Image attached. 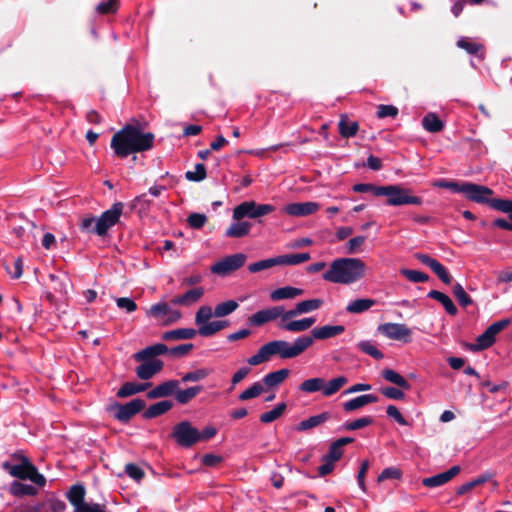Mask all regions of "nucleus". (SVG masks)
<instances>
[{
    "label": "nucleus",
    "instance_id": "f257e3e1",
    "mask_svg": "<svg viewBox=\"0 0 512 512\" xmlns=\"http://www.w3.org/2000/svg\"><path fill=\"white\" fill-rule=\"evenodd\" d=\"M154 139L153 133L143 132L139 127L127 124L113 135L110 146L115 156L123 159L130 154L152 149Z\"/></svg>",
    "mask_w": 512,
    "mask_h": 512
},
{
    "label": "nucleus",
    "instance_id": "f03ea898",
    "mask_svg": "<svg viewBox=\"0 0 512 512\" xmlns=\"http://www.w3.org/2000/svg\"><path fill=\"white\" fill-rule=\"evenodd\" d=\"M312 345V337L302 335L297 337L293 343L285 340H273L262 345L256 354L247 359L251 366H257L268 362L271 357L279 356L281 359H291L299 356Z\"/></svg>",
    "mask_w": 512,
    "mask_h": 512
},
{
    "label": "nucleus",
    "instance_id": "7ed1b4c3",
    "mask_svg": "<svg viewBox=\"0 0 512 512\" xmlns=\"http://www.w3.org/2000/svg\"><path fill=\"white\" fill-rule=\"evenodd\" d=\"M366 264L360 258L341 257L334 259L323 273L325 281L349 285L358 282L366 274Z\"/></svg>",
    "mask_w": 512,
    "mask_h": 512
},
{
    "label": "nucleus",
    "instance_id": "20e7f679",
    "mask_svg": "<svg viewBox=\"0 0 512 512\" xmlns=\"http://www.w3.org/2000/svg\"><path fill=\"white\" fill-rule=\"evenodd\" d=\"M356 193H372L375 196H386V204L389 206L417 205L423 204V199L410 194V189L399 184L377 186L372 183H357L352 186Z\"/></svg>",
    "mask_w": 512,
    "mask_h": 512
},
{
    "label": "nucleus",
    "instance_id": "39448f33",
    "mask_svg": "<svg viewBox=\"0 0 512 512\" xmlns=\"http://www.w3.org/2000/svg\"><path fill=\"white\" fill-rule=\"evenodd\" d=\"M167 352V345L163 343H156L134 353V360L141 362V364L135 368L137 377L141 380L147 381L161 372L164 367V362L157 357L164 355Z\"/></svg>",
    "mask_w": 512,
    "mask_h": 512
},
{
    "label": "nucleus",
    "instance_id": "423d86ee",
    "mask_svg": "<svg viewBox=\"0 0 512 512\" xmlns=\"http://www.w3.org/2000/svg\"><path fill=\"white\" fill-rule=\"evenodd\" d=\"M123 208L124 204L122 202H115L110 209L104 211L99 217L88 216L83 218L79 225L80 230L99 237L106 236L109 229L120 221Z\"/></svg>",
    "mask_w": 512,
    "mask_h": 512
},
{
    "label": "nucleus",
    "instance_id": "0eeeda50",
    "mask_svg": "<svg viewBox=\"0 0 512 512\" xmlns=\"http://www.w3.org/2000/svg\"><path fill=\"white\" fill-rule=\"evenodd\" d=\"M2 468L12 477L21 480H30L39 487H43L46 484V478L44 475L39 473L36 466L23 454H12L11 460H7L2 463Z\"/></svg>",
    "mask_w": 512,
    "mask_h": 512
},
{
    "label": "nucleus",
    "instance_id": "6e6552de",
    "mask_svg": "<svg viewBox=\"0 0 512 512\" xmlns=\"http://www.w3.org/2000/svg\"><path fill=\"white\" fill-rule=\"evenodd\" d=\"M145 405L143 399L135 398L125 404L115 402L109 406L108 411L114 412V418L121 423H128L134 415L144 409Z\"/></svg>",
    "mask_w": 512,
    "mask_h": 512
},
{
    "label": "nucleus",
    "instance_id": "1a4fd4ad",
    "mask_svg": "<svg viewBox=\"0 0 512 512\" xmlns=\"http://www.w3.org/2000/svg\"><path fill=\"white\" fill-rule=\"evenodd\" d=\"M172 436L177 444L184 448H190L199 442V430L189 421H182L173 427Z\"/></svg>",
    "mask_w": 512,
    "mask_h": 512
},
{
    "label": "nucleus",
    "instance_id": "9d476101",
    "mask_svg": "<svg viewBox=\"0 0 512 512\" xmlns=\"http://www.w3.org/2000/svg\"><path fill=\"white\" fill-rule=\"evenodd\" d=\"M510 324L508 318L501 319L489 325L487 329L476 338V344L472 346L473 351H482L490 348L496 341V335Z\"/></svg>",
    "mask_w": 512,
    "mask_h": 512
},
{
    "label": "nucleus",
    "instance_id": "9b49d317",
    "mask_svg": "<svg viewBox=\"0 0 512 512\" xmlns=\"http://www.w3.org/2000/svg\"><path fill=\"white\" fill-rule=\"evenodd\" d=\"M246 261V255L243 253H236L229 256L224 257L223 259L217 261L215 264L211 266V272L226 276L233 271L241 268Z\"/></svg>",
    "mask_w": 512,
    "mask_h": 512
},
{
    "label": "nucleus",
    "instance_id": "f8f14e48",
    "mask_svg": "<svg viewBox=\"0 0 512 512\" xmlns=\"http://www.w3.org/2000/svg\"><path fill=\"white\" fill-rule=\"evenodd\" d=\"M378 331L390 340L410 343L411 329L403 323H384L378 326Z\"/></svg>",
    "mask_w": 512,
    "mask_h": 512
},
{
    "label": "nucleus",
    "instance_id": "ddd939ff",
    "mask_svg": "<svg viewBox=\"0 0 512 512\" xmlns=\"http://www.w3.org/2000/svg\"><path fill=\"white\" fill-rule=\"evenodd\" d=\"M284 310L283 306H273L259 310L248 318L247 323L249 326L260 327L268 322L276 320L277 318H280L281 320Z\"/></svg>",
    "mask_w": 512,
    "mask_h": 512
},
{
    "label": "nucleus",
    "instance_id": "4468645a",
    "mask_svg": "<svg viewBox=\"0 0 512 512\" xmlns=\"http://www.w3.org/2000/svg\"><path fill=\"white\" fill-rule=\"evenodd\" d=\"M493 191L483 185L467 182L465 197L473 202L480 204H487L491 208V204L495 200H502L501 198H489Z\"/></svg>",
    "mask_w": 512,
    "mask_h": 512
},
{
    "label": "nucleus",
    "instance_id": "2eb2a0df",
    "mask_svg": "<svg viewBox=\"0 0 512 512\" xmlns=\"http://www.w3.org/2000/svg\"><path fill=\"white\" fill-rule=\"evenodd\" d=\"M286 312L287 310H284L282 319L278 323V328L284 331L303 332L309 329L316 321L314 317H306L299 320L288 321L292 317H286Z\"/></svg>",
    "mask_w": 512,
    "mask_h": 512
},
{
    "label": "nucleus",
    "instance_id": "dca6fc26",
    "mask_svg": "<svg viewBox=\"0 0 512 512\" xmlns=\"http://www.w3.org/2000/svg\"><path fill=\"white\" fill-rule=\"evenodd\" d=\"M491 208L503 213L508 214L510 221L504 218H497L493 221V226L512 231V200H495L491 204Z\"/></svg>",
    "mask_w": 512,
    "mask_h": 512
},
{
    "label": "nucleus",
    "instance_id": "f3484780",
    "mask_svg": "<svg viewBox=\"0 0 512 512\" xmlns=\"http://www.w3.org/2000/svg\"><path fill=\"white\" fill-rule=\"evenodd\" d=\"M319 208L317 202H296L284 206L283 211L290 216L304 217L317 212Z\"/></svg>",
    "mask_w": 512,
    "mask_h": 512
},
{
    "label": "nucleus",
    "instance_id": "a211bd4d",
    "mask_svg": "<svg viewBox=\"0 0 512 512\" xmlns=\"http://www.w3.org/2000/svg\"><path fill=\"white\" fill-rule=\"evenodd\" d=\"M460 470V466L454 465L444 472L424 478L422 480V484L428 488H436L442 486L449 482L453 477H455L460 472Z\"/></svg>",
    "mask_w": 512,
    "mask_h": 512
},
{
    "label": "nucleus",
    "instance_id": "6ab92c4d",
    "mask_svg": "<svg viewBox=\"0 0 512 512\" xmlns=\"http://www.w3.org/2000/svg\"><path fill=\"white\" fill-rule=\"evenodd\" d=\"M180 385V381L176 379H171L168 381H165L157 386H155L153 389L147 392V397L149 399H157V398H164L171 395H176L177 388Z\"/></svg>",
    "mask_w": 512,
    "mask_h": 512
},
{
    "label": "nucleus",
    "instance_id": "aec40b11",
    "mask_svg": "<svg viewBox=\"0 0 512 512\" xmlns=\"http://www.w3.org/2000/svg\"><path fill=\"white\" fill-rule=\"evenodd\" d=\"M204 293L205 289L203 287H195L186 291L182 295L173 297L171 299V304L189 307L199 302Z\"/></svg>",
    "mask_w": 512,
    "mask_h": 512
},
{
    "label": "nucleus",
    "instance_id": "412c9836",
    "mask_svg": "<svg viewBox=\"0 0 512 512\" xmlns=\"http://www.w3.org/2000/svg\"><path fill=\"white\" fill-rule=\"evenodd\" d=\"M345 331V326L343 325H324L321 327H315L311 330V335H307L308 337H312V343L314 339L325 340L337 335L342 334Z\"/></svg>",
    "mask_w": 512,
    "mask_h": 512
},
{
    "label": "nucleus",
    "instance_id": "4be33fe9",
    "mask_svg": "<svg viewBox=\"0 0 512 512\" xmlns=\"http://www.w3.org/2000/svg\"><path fill=\"white\" fill-rule=\"evenodd\" d=\"M323 305V300L314 298L298 302L293 309L287 310L286 317H295L300 314L309 313L319 309Z\"/></svg>",
    "mask_w": 512,
    "mask_h": 512
},
{
    "label": "nucleus",
    "instance_id": "5701e85b",
    "mask_svg": "<svg viewBox=\"0 0 512 512\" xmlns=\"http://www.w3.org/2000/svg\"><path fill=\"white\" fill-rule=\"evenodd\" d=\"M377 401L378 397L374 394H363L344 402L343 409L346 412H352L367 404L375 403Z\"/></svg>",
    "mask_w": 512,
    "mask_h": 512
},
{
    "label": "nucleus",
    "instance_id": "b1692460",
    "mask_svg": "<svg viewBox=\"0 0 512 512\" xmlns=\"http://www.w3.org/2000/svg\"><path fill=\"white\" fill-rule=\"evenodd\" d=\"M150 382L136 383V382H125L117 391L116 395L119 398H126L134 394L144 392L151 387Z\"/></svg>",
    "mask_w": 512,
    "mask_h": 512
},
{
    "label": "nucleus",
    "instance_id": "393cba45",
    "mask_svg": "<svg viewBox=\"0 0 512 512\" xmlns=\"http://www.w3.org/2000/svg\"><path fill=\"white\" fill-rule=\"evenodd\" d=\"M252 224L248 221H234L225 231V237L242 238L250 233Z\"/></svg>",
    "mask_w": 512,
    "mask_h": 512
},
{
    "label": "nucleus",
    "instance_id": "a878e982",
    "mask_svg": "<svg viewBox=\"0 0 512 512\" xmlns=\"http://www.w3.org/2000/svg\"><path fill=\"white\" fill-rule=\"evenodd\" d=\"M173 407L171 400H163L150 405L144 412V419H153L168 412Z\"/></svg>",
    "mask_w": 512,
    "mask_h": 512
},
{
    "label": "nucleus",
    "instance_id": "bb28decb",
    "mask_svg": "<svg viewBox=\"0 0 512 512\" xmlns=\"http://www.w3.org/2000/svg\"><path fill=\"white\" fill-rule=\"evenodd\" d=\"M8 491L11 495L16 497L35 496L38 493V489L32 484L22 483L17 480L10 483Z\"/></svg>",
    "mask_w": 512,
    "mask_h": 512
},
{
    "label": "nucleus",
    "instance_id": "cd10ccee",
    "mask_svg": "<svg viewBox=\"0 0 512 512\" xmlns=\"http://www.w3.org/2000/svg\"><path fill=\"white\" fill-rule=\"evenodd\" d=\"M85 494V487L82 484H75L69 489L67 493V498L69 502L73 505L74 512L78 510V507H81L85 503H87L85 501Z\"/></svg>",
    "mask_w": 512,
    "mask_h": 512
},
{
    "label": "nucleus",
    "instance_id": "c85d7f7f",
    "mask_svg": "<svg viewBox=\"0 0 512 512\" xmlns=\"http://www.w3.org/2000/svg\"><path fill=\"white\" fill-rule=\"evenodd\" d=\"M303 290L292 286H284L273 290L270 293V299L272 301H280L284 299H294L295 297L302 295Z\"/></svg>",
    "mask_w": 512,
    "mask_h": 512
},
{
    "label": "nucleus",
    "instance_id": "c756f323",
    "mask_svg": "<svg viewBox=\"0 0 512 512\" xmlns=\"http://www.w3.org/2000/svg\"><path fill=\"white\" fill-rule=\"evenodd\" d=\"M427 297L434 299V300L438 301L439 303H441L449 315L455 316L457 314V312H458L457 307L455 306V304L453 303L451 298L448 295H446L445 293L438 291V290H431L427 294Z\"/></svg>",
    "mask_w": 512,
    "mask_h": 512
},
{
    "label": "nucleus",
    "instance_id": "7c9ffc66",
    "mask_svg": "<svg viewBox=\"0 0 512 512\" xmlns=\"http://www.w3.org/2000/svg\"><path fill=\"white\" fill-rule=\"evenodd\" d=\"M457 46L464 49L468 54L476 56L479 60L484 59V47L480 43L472 42L465 37H460L457 41Z\"/></svg>",
    "mask_w": 512,
    "mask_h": 512
},
{
    "label": "nucleus",
    "instance_id": "2f4dec72",
    "mask_svg": "<svg viewBox=\"0 0 512 512\" xmlns=\"http://www.w3.org/2000/svg\"><path fill=\"white\" fill-rule=\"evenodd\" d=\"M376 304L375 299L371 298H358L352 300L346 306V311L352 314H361L365 311H368L371 307Z\"/></svg>",
    "mask_w": 512,
    "mask_h": 512
},
{
    "label": "nucleus",
    "instance_id": "473e14b6",
    "mask_svg": "<svg viewBox=\"0 0 512 512\" xmlns=\"http://www.w3.org/2000/svg\"><path fill=\"white\" fill-rule=\"evenodd\" d=\"M244 218L254 219V201L241 202L233 209V221H240Z\"/></svg>",
    "mask_w": 512,
    "mask_h": 512
},
{
    "label": "nucleus",
    "instance_id": "72a5a7b5",
    "mask_svg": "<svg viewBox=\"0 0 512 512\" xmlns=\"http://www.w3.org/2000/svg\"><path fill=\"white\" fill-rule=\"evenodd\" d=\"M347 383L348 378L343 375L330 379L328 382L324 380L322 394L325 397L332 396L335 393H337Z\"/></svg>",
    "mask_w": 512,
    "mask_h": 512
},
{
    "label": "nucleus",
    "instance_id": "f704fd0d",
    "mask_svg": "<svg viewBox=\"0 0 512 512\" xmlns=\"http://www.w3.org/2000/svg\"><path fill=\"white\" fill-rule=\"evenodd\" d=\"M196 335L194 328H178L174 330L165 331L162 334V339L165 341L170 340H186L192 339Z\"/></svg>",
    "mask_w": 512,
    "mask_h": 512
},
{
    "label": "nucleus",
    "instance_id": "c9c22d12",
    "mask_svg": "<svg viewBox=\"0 0 512 512\" xmlns=\"http://www.w3.org/2000/svg\"><path fill=\"white\" fill-rule=\"evenodd\" d=\"M39 512H64L67 508L66 503L56 497H48L39 502Z\"/></svg>",
    "mask_w": 512,
    "mask_h": 512
},
{
    "label": "nucleus",
    "instance_id": "e433bc0d",
    "mask_svg": "<svg viewBox=\"0 0 512 512\" xmlns=\"http://www.w3.org/2000/svg\"><path fill=\"white\" fill-rule=\"evenodd\" d=\"M422 126L427 132L437 133L444 128V122L436 113L430 112L422 118Z\"/></svg>",
    "mask_w": 512,
    "mask_h": 512
},
{
    "label": "nucleus",
    "instance_id": "4c0bfd02",
    "mask_svg": "<svg viewBox=\"0 0 512 512\" xmlns=\"http://www.w3.org/2000/svg\"><path fill=\"white\" fill-rule=\"evenodd\" d=\"M330 416H331L330 413L327 411L322 412L317 415H313V416L301 421L297 426V430L298 431H306L311 428H314V427L328 421L330 419Z\"/></svg>",
    "mask_w": 512,
    "mask_h": 512
},
{
    "label": "nucleus",
    "instance_id": "58836bf2",
    "mask_svg": "<svg viewBox=\"0 0 512 512\" xmlns=\"http://www.w3.org/2000/svg\"><path fill=\"white\" fill-rule=\"evenodd\" d=\"M203 387L200 385L188 387L186 389L177 388V392L175 395V399L178 404L185 405L189 403L193 398H195L201 391Z\"/></svg>",
    "mask_w": 512,
    "mask_h": 512
},
{
    "label": "nucleus",
    "instance_id": "ea45409f",
    "mask_svg": "<svg viewBox=\"0 0 512 512\" xmlns=\"http://www.w3.org/2000/svg\"><path fill=\"white\" fill-rule=\"evenodd\" d=\"M289 373L290 370L287 368H282L277 371L270 372L263 377L262 383L268 387L278 386L289 376Z\"/></svg>",
    "mask_w": 512,
    "mask_h": 512
},
{
    "label": "nucleus",
    "instance_id": "a19ab883",
    "mask_svg": "<svg viewBox=\"0 0 512 512\" xmlns=\"http://www.w3.org/2000/svg\"><path fill=\"white\" fill-rule=\"evenodd\" d=\"M381 375L386 381L391 382L404 390L411 389V384L401 374L393 369H384Z\"/></svg>",
    "mask_w": 512,
    "mask_h": 512
},
{
    "label": "nucleus",
    "instance_id": "79ce46f5",
    "mask_svg": "<svg viewBox=\"0 0 512 512\" xmlns=\"http://www.w3.org/2000/svg\"><path fill=\"white\" fill-rule=\"evenodd\" d=\"M492 475L490 473H484L472 479L471 481L465 482L457 488L456 494L458 496L464 495L471 491L473 488L488 482Z\"/></svg>",
    "mask_w": 512,
    "mask_h": 512
},
{
    "label": "nucleus",
    "instance_id": "37998d69",
    "mask_svg": "<svg viewBox=\"0 0 512 512\" xmlns=\"http://www.w3.org/2000/svg\"><path fill=\"white\" fill-rule=\"evenodd\" d=\"M279 265H298L310 259L308 252L277 256Z\"/></svg>",
    "mask_w": 512,
    "mask_h": 512
},
{
    "label": "nucleus",
    "instance_id": "c03bdc74",
    "mask_svg": "<svg viewBox=\"0 0 512 512\" xmlns=\"http://www.w3.org/2000/svg\"><path fill=\"white\" fill-rule=\"evenodd\" d=\"M357 348L361 352L371 356L372 358H374L376 360H381L384 358L383 352L377 348L376 344L372 340H362V341L358 342Z\"/></svg>",
    "mask_w": 512,
    "mask_h": 512
},
{
    "label": "nucleus",
    "instance_id": "a18cd8bd",
    "mask_svg": "<svg viewBox=\"0 0 512 512\" xmlns=\"http://www.w3.org/2000/svg\"><path fill=\"white\" fill-rule=\"evenodd\" d=\"M324 384V378L315 377L304 380L300 386L299 390L305 393H315L318 391L322 392Z\"/></svg>",
    "mask_w": 512,
    "mask_h": 512
},
{
    "label": "nucleus",
    "instance_id": "49530a36",
    "mask_svg": "<svg viewBox=\"0 0 512 512\" xmlns=\"http://www.w3.org/2000/svg\"><path fill=\"white\" fill-rule=\"evenodd\" d=\"M152 201L146 193L136 196L130 203L131 209L138 210L139 214H147L150 210Z\"/></svg>",
    "mask_w": 512,
    "mask_h": 512
},
{
    "label": "nucleus",
    "instance_id": "de8ad7c7",
    "mask_svg": "<svg viewBox=\"0 0 512 512\" xmlns=\"http://www.w3.org/2000/svg\"><path fill=\"white\" fill-rule=\"evenodd\" d=\"M239 304L235 300H227L225 302H221L217 304L214 308V316L215 317H225L233 313L237 308Z\"/></svg>",
    "mask_w": 512,
    "mask_h": 512
},
{
    "label": "nucleus",
    "instance_id": "09e8293b",
    "mask_svg": "<svg viewBox=\"0 0 512 512\" xmlns=\"http://www.w3.org/2000/svg\"><path fill=\"white\" fill-rule=\"evenodd\" d=\"M264 386L260 381L254 382L249 388L238 395L240 401H246L258 397L264 392Z\"/></svg>",
    "mask_w": 512,
    "mask_h": 512
},
{
    "label": "nucleus",
    "instance_id": "8fccbe9b",
    "mask_svg": "<svg viewBox=\"0 0 512 512\" xmlns=\"http://www.w3.org/2000/svg\"><path fill=\"white\" fill-rule=\"evenodd\" d=\"M359 125L356 121H348L341 118L339 122V133L342 137L350 138L356 135Z\"/></svg>",
    "mask_w": 512,
    "mask_h": 512
},
{
    "label": "nucleus",
    "instance_id": "3c124183",
    "mask_svg": "<svg viewBox=\"0 0 512 512\" xmlns=\"http://www.w3.org/2000/svg\"><path fill=\"white\" fill-rule=\"evenodd\" d=\"M286 409V404L281 402L277 404L273 409L264 412L260 415V421L262 423H271L278 419Z\"/></svg>",
    "mask_w": 512,
    "mask_h": 512
},
{
    "label": "nucleus",
    "instance_id": "603ef678",
    "mask_svg": "<svg viewBox=\"0 0 512 512\" xmlns=\"http://www.w3.org/2000/svg\"><path fill=\"white\" fill-rule=\"evenodd\" d=\"M276 265H279L277 256L273 257V258L263 259V260L251 263L248 266V270L251 273H257V272L272 268Z\"/></svg>",
    "mask_w": 512,
    "mask_h": 512
},
{
    "label": "nucleus",
    "instance_id": "864d4df0",
    "mask_svg": "<svg viewBox=\"0 0 512 512\" xmlns=\"http://www.w3.org/2000/svg\"><path fill=\"white\" fill-rule=\"evenodd\" d=\"M170 312V305L166 302L160 301L150 306L147 310V316L160 319L167 315Z\"/></svg>",
    "mask_w": 512,
    "mask_h": 512
},
{
    "label": "nucleus",
    "instance_id": "5fc2aeb1",
    "mask_svg": "<svg viewBox=\"0 0 512 512\" xmlns=\"http://www.w3.org/2000/svg\"><path fill=\"white\" fill-rule=\"evenodd\" d=\"M374 420L371 416H365L361 417L359 419H356L354 421H347L342 426L341 429L354 431L361 428H364L366 426H369L373 424Z\"/></svg>",
    "mask_w": 512,
    "mask_h": 512
},
{
    "label": "nucleus",
    "instance_id": "6e6d98bb",
    "mask_svg": "<svg viewBox=\"0 0 512 512\" xmlns=\"http://www.w3.org/2000/svg\"><path fill=\"white\" fill-rule=\"evenodd\" d=\"M452 292L462 307H467L472 304L471 297L465 292L463 286L460 283L456 282L453 285Z\"/></svg>",
    "mask_w": 512,
    "mask_h": 512
},
{
    "label": "nucleus",
    "instance_id": "4d7b16f0",
    "mask_svg": "<svg viewBox=\"0 0 512 512\" xmlns=\"http://www.w3.org/2000/svg\"><path fill=\"white\" fill-rule=\"evenodd\" d=\"M209 375V371L205 368H200V369H196L194 371H190L188 373H185L181 380L180 383H188V382H198V381H201L203 379H205L207 376Z\"/></svg>",
    "mask_w": 512,
    "mask_h": 512
},
{
    "label": "nucleus",
    "instance_id": "13d9d810",
    "mask_svg": "<svg viewBox=\"0 0 512 512\" xmlns=\"http://www.w3.org/2000/svg\"><path fill=\"white\" fill-rule=\"evenodd\" d=\"M207 177L206 167L203 163H197L195 165V171H187L185 178L188 181L200 182Z\"/></svg>",
    "mask_w": 512,
    "mask_h": 512
},
{
    "label": "nucleus",
    "instance_id": "bf43d9fd",
    "mask_svg": "<svg viewBox=\"0 0 512 512\" xmlns=\"http://www.w3.org/2000/svg\"><path fill=\"white\" fill-rule=\"evenodd\" d=\"M400 273L413 283H421L429 280L428 274L417 270L402 269Z\"/></svg>",
    "mask_w": 512,
    "mask_h": 512
},
{
    "label": "nucleus",
    "instance_id": "052dcab7",
    "mask_svg": "<svg viewBox=\"0 0 512 512\" xmlns=\"http://www.w3.org/2000/svg\"><path fill=\"white\" fill-rule=\"evenodd\" d=\"M212 316H214V310L210 306H201L196 312L195 324L200 327V325L208 322Z\"/></svg>",
    "mask_w": 512,
    "mask_h": 512
},
{
    "label": "nucleus",
    "instance_id": "680f3d73",
    "mask_svg": "<svg viewBox=\"0 0 512 512\" xmlns=\"http://www.w3.org/2000/svg\"><path fill=\"white\" fill-rule=\"evenodd\" d=\"M125 473L133 480L140 482L144 478L143 469L134 463H127L125 465Z\"/></svg>",
    "mask_w": 512,
    "mask_h": 512
},
{
    "label": "nucleus",
    "instance_id": "e2e57ef3",
    "mask_svg": "<svg viewBox=\"0 0 512 512\" xmlns=\"http://www.w3.org/2000/svg\"><path fill=\"white\" fill-rule=\"evenodd\" d=\"M207 222L205 214L193 212L187 218L188 225L193 229H201Z\"/></svg>",
    "mask_w": 512,
    "mask_h": 512
},
{
    "label": "nucleus",
    "instance_id": "0e129e2a",
    "mask_svg": "<svg viewBox=\"0 0 512 512\" xmlns=\"http://www.w3.org/2000/svg\"><path fill=\"white\" fill-rule=\"evenodd\" d=\"M398 108L394 105L380 104L377 107V117L382 119L386 117L395 118L398 115Z\"/></svg>",
    "mask_w": 512,
    "mask_h": 512
},
{
    "label": "nucleus",
    "instance_id": "69168bd1",
    "mask_svg": "<svg viewBox=\"0 0 512 512\" xmlns=\"http://www.w3.org/2000/svg\"><path fill=\"white\" fill-rule=\"evenodd\" d=\"M117 307L125 310L127 313H132L137 310L136 302L129 297H119L115 299Z\"/></svg>",
    "mask_w": 512,
    "mask_h": 512
},
{
    "label": "nucleus",
    "instance_id": "338daca9",
    "mask_svg": "<svg viewBox=\"0 0 512 512\" xmlns=\"http://www.w3.org/2000/svg\"><path fill=\"white\" fill-rule=\"evenodd\" d=\"M118 9V1L117 0H108L100 2L96 6V11L100 14H110L115 13Z\"/></svg>",
    "mask_w": 512,
    "mask_h": 512
},
{
    "label": "nucleus",
    "instance_id": "774afa93",
    "mask_svg": "<svg viewBox=\"0 0 512 512\" xmlns=\"http://www.w3.org/2000/svg\"><path fill=\"white\" fill-rule=\"evenodd\" d=\"M432 271L438 276V278L444 283V284H450L452 282V276L447 271L445 266L440 263L439 261L434 265V268H432Z\"/></svg>",
    "mask_w": 512,
    "mask_h": 512
}]
</instances>
